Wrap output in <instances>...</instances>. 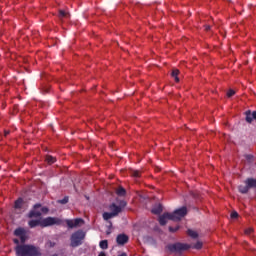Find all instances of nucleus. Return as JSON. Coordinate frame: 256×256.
Listing matches in <instances>:
<instances>
[{
	"mask_svg": "<svg viewBox=\"0 0 256 256\" xmlns=\"http://www.w3.org/2000/svg\"><path fill=\"white\" fill-rule=\"evenodd\" d=\"M20 237V240H21V243H25V241H27V234H23L22 236H19Z\"/></svg>",
	"mask_w": 256,
	"mask_h": 256,
	"instance_id": "obj_30",
	"label": "nucleus"
},
{
	"mask_svg": "<svg viewBox=\"0 0 256 256\" xmlns=\"http://www.w3.org/2000/svg\"><path fill=\"white\" fill-rule=\"evenodd\" d=\"M169 231L170 233H177V231H179V226H176V227L170 226Z\"/></svg>",
	"mask_w": 256,
	"mask_h": 256,
	"instance_id": "obj_27",
	"label": "nucleus"
},
{
	"mask_svg": "<svg viewBox=\"0 0 256 256\" xmlns=\"http://www.w3.org/2000/svg\"><path fill=\"white\" fill-rule=\"evenodd\" d=\"M190 246L183 243H175V244H169L167 245L168 251L171 253H181L182 251H187Z\"/></svg>",
	"mask_w": 256,
	"mask_h": 256,
	"instance_id": "obj_3",
	"label": "nucleus"
},
{
	"mask_svg": "<svg viewBox=\"0 0 256 256\" xmlns=\"http://www.w3.org/2000/svg\"><path fill=\"white\" fill-rule=\"evenodd\" d=\"M86 233L83 230H77L70 236V247H80L85 241Z\"/></svg>",
	"mask_w": 256,
	"mask_h": 256,
	"instance_id": "obj_2",
	"label": "nucleus"
},
{
	"mask_svg": "<svg viewBox=\"0 0 256 256\" xmlns=\"http://www.w3.org/2000/svg\"><path fill=\"white\" fill-rule=\"evenodd\" d=\"M152 213L154 215H161V213H163V206L161 204L156 205L153 209H152Z\"/></svg>",
	"mask_w": 256,
	"mask_h": 256,
	"instance_id": "obj_13",
	"label": "nucleus"
},
{
	"mask_svg": "<svg viewBox=\"0 0 256 256\" xmlns=\"http://www.w3.org/2000/svg\"><path fill=\"white\" fill-rule=\"evenodd\" d=\"M113 217H115L113 212H104L103 213L104 221H109V219H113Z\"/></svg>",
	"mask_w": 256,
	"mask_h": 256,
	"instance_id": "obj_19",
	"label": "nucleus"
},
{
	"mask_svg": "<svg viewBox=\"0 0 256 256\" xmlns=\"http://www.w3.org/2000/svg\"><path fill=\"white\" fill-rule=\"evenodd\" d=\"M53 256H57V254L53 255Z\"/></svg>",
	"mask_w": 256,
	"mask_h": 256,
	"instance_id": "obj_40",
	"label": "nucleus"
},
{
	"mask_svg": "<svg viewBox=\"0 0 256 256\" xmlns=\"http://www.w3.org/2000/svg\"><path fill=\"white\" fill-rule=\"evenodd\" d=\"M205 31H211V25H206L205 26Z\"/></svg>",
	"mask_w": 256,
	"mask_h": 256,
	"instance_id": "obj_35",
	"label": "nucleus"
},
{
	"mask_svg": "<svg viewBox=\"0 0 256 256\" xmlns=\"http://www.w3.org/2000/svg\"><path fill=\"white\" fill-rule=\"evenodd\" d=\"M118 256H127V253L123 252L122 254H120Z\"/></svg>",
	"mask_w": 256,
	"mask_h": 256,
	"instance_id": "obj_38",
	"label": "nucleus"
},
{
	"mask_svg": "<svg viewBox=\"0 0 256 256\" xmlns=\"http://www.w3.org/2000/svg\"><path fill=\"white\" fill-rule=\"evenodd\" d=\"M58 203H60V205H67V203H69V197L66 196L61 200H58Z\"/></svg>",
	"mask_w": 256,
	"mask_h": 256,
	"instance_id": "obj_26",
	"label": "nucleus"
},
{
	"mask_svg": "<svg viewBox=\"0 0 256 256\" xmlns=\"http://www.w3.org/2000/svg\"><path fill=\"white\" fill-rule=\"evenodd\" d=\"M38 209H41V204H35L34 209L29 212L28 217L30 219H33V217H35V218L41 217L42 213Z\"/></svg>",
	"mask_w": 256,
	"mask_h": 256,
	"instance_id": "obj_8",
	"label": "nucleus"
},
{
	"mask_svg": "<svg viewBox=\"0 0 256 256\" xmlns=\"http://www.w3.org/2000/svg\"><path fill=\"white\" fill-rule=\"evenodd\" d=\"M11 133V131L9 130H4V137H7V135H9Z\"/></svg>",
	"mask_w": 256,
	"mask_h": 256,
	"instance_id": "obj_34",
	"label": "nucleus"
},
{
	"mask_svg": "<svg viewBox=\"0 0 256 256\" xmlns=\"http://www.w3.org/2000/svg\"><path fill=\"white\" fill-rule=\"evenodd\" d=\"M233 95H235L234 90H229V91L227 92V97H233Z\"/></svg>",
	"mask_w": 256,
	"mask_h": 256,
	"instance_id": "obj_32",
	"label": "nucleus"
},
{
	"mask_svg": "<svg viewBox=\"0 0 256 256\" xmlns=\"http://www.w3.org/2000/svg\"><path fill=\"white\" fill-rule=\"evenodd\" d=\"M15 245H19V239L15 238L14 240Z\"/></svg>",
	"mask_w": 256,
	"mask_h": 256,
	"instance_id": "obj_36",
	"label": "nucleus"
},
{
	"mask_svg": "<svg viewBox=\"0 0 256 256\" xmlns=\"http://www.w3.org/2000/svg\"><path fill=\"white\" fill-rule=\"evenodd\" d=\"M245 185H247L248 189H255L256 188V179H254V178L246 179Z\"/></svg>",
	"mask_w": 256,
	"mask_h": 256,
	"instance_id": "obj_12",
	"label": "nucleus"
},
{
	"mask_svg": "<svg viewBox=\"0 0 256 256\" xmlns=\"http://www.w3.org/2000/svg\"><path fill=\"white\" fill-rule=\"evenodd\" d=\"M130 175H131V177H134L135 179H139V177H141V171L131 169Z\"/></svg>",
	"mask_w": 256,
	"mask_h": 256,
	"instance_id": "obj_17",
	"label": "nucleus"
},
{
	"mask_svg": "<svg viewBox=\"0 0 256 256\" xmlns=\"http://www.w3.org/2000/svg\"><path fill=\"white\" fill-rule=\"evenodd\" d=\"M187 235L192 239H197V237H199V234L197 233V231H194L192 229L187 230Z\"/></svg>",
	"mask_w": 256,
	"mask_h": 256,
	"instance_id": "obj_16",
	"label": "nucleus"
},
{
	"mask_svg": "<svg viewBox=\"0 0 256 256\" xmlns=\"http://www.w3.org/2000/svg\"><path fill=\"white\" fill-rule=\"evenodd\" d=\"M238 191L240 193H242L243 195H245L246 193H249V186H247V184L246 185H240L238 187Z\"/></svg>",
	"mask_w": 256,
	"mask_h": 256,
	"instance_id": "obj_15",
	"label": "nucleus"
},
{
	"mask_svg": "<svg viewBox=\"0 0 256 256\" xmlns=\"http://www.w3.org/2000/svg\"><path fill=\"white\" fill-rule=\"evenodd\" d=\"M167 221H173L171 213L165 212L163 215L159 217V224L164 226L167 225Z\"/></svg>",
	"mask_w": 256,
	"mask_h": 256,
	"instance_id": "obj_9",
	"label": "nucleus"
},
{
	"mask_svg": "<svg viewBox=\"0 0 256 256\" xmlns=\"http://www.w3.org/2000/svg\"><path fill=\"white\" fill-rule=\"evenodd\" d=\"M109 225L110 227H113V223L111 221H109Z\"/></svg>",
	"mask_w": 256,
	"mask_h": 256,
	"instance_id": "obj_39",
	"label": "nucleus"
},
{
	"mask_svg": "<svg viewBox=\"0 0 256 256\" xmlns=\"http://www.w3.org/2000/svg\"><path fill=\"white\" fill-rule=\"evenodd\" d=\"M53 225H63V220L56 217H47L41 221V227H51Z\"/></svg>",
	"mask_w": 256,
	"mask_h": 256,
	"instance_id": "obj_4",
	"label": "nucleus"
},
{
	"mask_svg": "<svg viewBox=\"0 0 256 256\" xmlns=\"http://www.w3.org/2000/svg\"><path fill=\"white\" fill-rule=\"evenodd\" d=\"M171 76L175 79L176 83H179V70L178 69L172 70Z\"/></svg>",
	"mask_w": 256,
	"mask_h": 256,
	"instance_id": "obj_21",
	"label": "nucleus"
},
{
	"mask_svg": "<svg viewBox=\"0 0 256 256\" xmlns=\"http://www.w3.org/2000/svg\"><path fill=\"white\" fill-rule=\"evenodd\" d=\"M65 223L68 229H75L77 227H81V225H84L85 220H83V218L66 219Z\"/></svg>",
	"mask_w": 256,
	"mask_h": 256,
	"instance_id": "obj_5",
	"label": "nucleus"
},
{
	"mask_svg": "<svg viewBox=\"0 0 256 256\" xmlns=\"http://www.w3.org/2000/svg\"><path fill=\"white\" fill-rule=\"evenodd\" d=\"M98 256H107V254H105V252H100Z\"/></svg>",
	"mask_w": 256,
	"mask_h": 256,
	"instance_id": "obj_37",
	"label": "nucleus"
},
{
	"mask_svg": "<svg viewBox=\"0 0 256 256\" xmlns=\"http://www.w3.org/2000/svg\"><path fill=\"white\" fill-rule=\"evenodd\" d=\"M46 161L49 165H53V163H55V161H57L56 157H53L51 155L46 156Z\"/></svg>",
	"mask_w": 256,
	"mask_h": 256,
	"instance_id": "obj_24",
	"label": "nucleus"
},
{
	"mask_svg": "<svg viewBox=\"0 0 256 256\" xmlns=\"http://www.w3.org/2000/svg\"><path fill=\"white\" fill-rule=\"evenodd\" d=\"M245 115L247 123H253V120L256 119V111L251 112V110H248Z\"/></svg>",
	"mask_w": 256,
	"mask_h": 256,
	"instance_id": "obj_11",
	"label": "nucleus"
},
{
	"mask_svg": "<svg viewBox=\"0 0 256 256\" xmlns=\"http://www.w3.org/2000/svg\"><path fill=\"white\" fill-rule=\"evenodd\" d=\"M48 212H49V208H47V207H42L41 208L40 213H48Z\"/></svg>",
	"mask_w": 256,
	"mask_h": 256,
	"instance_id": "obj_33",
	"label": "nucleus"
},
{
	"mask_svg": "<svg viewBox=\"0 0 256 256\" xmlns=\"http://www.w3.org/2000/svg\"><path fill=\"white\" fill-rule=\"evenodd\" d=\"M28 225L33 229L34 227H38V225H41V220H30L28 222Z\"/></svg>",
	"mask_w": 256,
	"mask_h": 256,
	"instance_id": "obj_18",
	"label": "nucleus"
},
{
	"mask_svg": "<svg viewBox=\"0 0 256 256\" xmlns=\"http://www.w3.org/2000/svg\"><path fill=\"white\" fill-rule=\"evenodd\" d=\"M121 206H117V204L112 203L109 207L111 213L113 214L114 217H117L121 211H123V207H127V202L122 201L120 203Z\"/></svg>",
	"mask_w": 256,
	"mask_h": 256,
	"instance_id": "obj_7",
	"label": "nucleus"
},
{
	"mask_svg": "<svg viewBox=\"0 0 256 256\" xmlns=\"http://www.w3.org/2000/svg\"><path fill=\"white\" fill-rule=\"evenodd\" d=\"M187 215V207L183 206L171 213L172 221H181Z\"/></svg>",
	"mask_w": 256,
	"mask_h": 256,
	"instance_id": "obj_6",
	"label": "nucleus"
},
{
	"mask_svg": "<svg viewBox=\"0 0 256 256\" xmlns=\"http://www.w3.org/2000/svg\"><path fill=\"white\" fill-rule=\"evenodd\" d=\"M58 16L60 19H65V17H69V14L67 12H65L64 10H60Z\"/></svg>",
	"mask_w": 256,
	"mask_h": 256,
	"instance_id": "obj_25",
	"label": "nucleus"
},
{
	"mask_svg": "<svg viewBox=\"0 0 256 256\" xmlns=\"http://www.w3.org/2000/svg\"><path fill=\"white\" fill-rule=\"evenodd\" d=\"M14 235L16 237H21L22 235H25V229L23 228H17L15 231H14Z\"/></svg>",
	"mask_w": 256,
	"mask_h": 256,
	"instance_id": "obj_23",
	"label": "nucleus"
},
{
	"mask_svg": "<svg viewBox=\"0 0 256 256\" xmlns=\"http://www.w3.org/2000/svg\"><path fill=\"white\" fill-rule=\"evenodd\" d=\"M100 249H109V242L107 240H101L99 243Z\"/></svg>",
	"mask_w": 256,
	"mask_h": 256,
	"instance_id": "obj_20",
	"label": "nucleus"
},
{
	"mask_svg": "<svg viewBox=\"0 0 256 256\" xmlns=\"http://www.w3.org/2000/svg\"><path fill=\"white\" fill-rule=\"evenodd\" d=\"M237 217H239V213H237V211H233L231 213V219H237Z\"/></svg>",
	"mask_w": 256,
	"mask_h": 256,
	"instance_id": "obj_29",
	"label": "nucleus"
},
{
	"mask_svg": "<svg viewBox=\"0 0 256 256\" xmlns=\"http://www.w3.org/2000/svg\"><path fill=\"white\" fill-rule=\"evenodd\" d=\"M14 251L16 256H41L39 247L29 244L17 245Z\"/></svg>",
	"mask_w": 256,
	"mask_h": 256,
	"instance_id": "obj_1",
	"label": "nucleus"
},
{
	"mask_svg": "<svg viewBox=\"0 0 256 256\" xmlns=\"http://www.w3.org/2000/svg\"><path fill=\"white\" fill-rule=\"evenodd\" d=\"M253 233V228H248L245 230V235H251Z\"/></svg>",
	"mask_w": 256,
	"mask_h": 256,
	"instance_id": "obj_31",
	"label": "nucleus"
},
{
	"mask_svg": "<svg viewBox=\"0 0 256 256\" xmlns=\"http://www.w3.org/2000/svg\"><path fill=\"white\" fill-rule=\"evenodd\" d=\"M116 195H118V197H125V195H127V190H125V188L123 187H119L117 190H116Z\"/></svg>",
	"mask_w": 256,
	"mask_h": 256,
	"instance_id": "obj_14",
	"label": "nucleus"
},
{
	"mask_svg": "<svg viewBox=\"0 0 256 256\" xmlns=\"http://www.w3.org/2000/svg\"><path fill=\"white\" fill-rule=\"evenodd\" d=\"M15 209H21L23 207V198H18L14 204Z\"/></svg>",
	"mask_w": 256,
	"mask_h": 256,
	"instance_id": "obj_22",
	"label": "nucleus"
},
{
	"mask_svg": "<svg viewBox=\"0 0 256 256\" xmlns=\"http://www.w3.org/2000/svg\"><path fill=\"white\" fill-rule=\"evenodd\" d=\"M116 243L117 245H126V243H129V236H127V234H118Z\"/></svg>",
	"mask_w": 256,
	"mask_h": 256,
	"instance_id": "obj_10",
	"label": "nucleus"
},
{
	"mask_svg": "<svg viewBox=\"0 0 256 256\" xmlns=\"http://www.w3.org/2000/svg\"><path fill=\"white\" fill-rule=\"evenodd\" d=\"M203 247V242L198 241L196 244H194V249H201Z\"/></svg>",
	"mask_w": 256,
	"mask_h": 256,
	"instance_id": "obj_28",
	"label": "nucleus"
}]
</instances>
